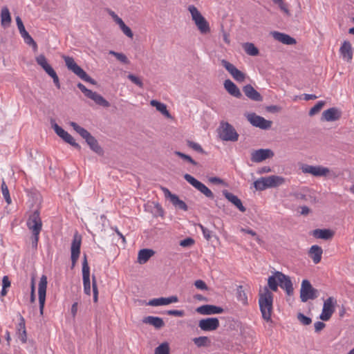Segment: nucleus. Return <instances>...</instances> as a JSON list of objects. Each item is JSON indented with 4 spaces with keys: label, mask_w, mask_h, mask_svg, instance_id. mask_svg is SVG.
Wrapping results in <instances>:
<instances>
[{
    "label": "nucleus",
    "mask_w": 354,
    "mask_h": 354,
    "mask_svg": "<svg viewBox=\"0 0 354 354\" xmlns=\"http://www.w3.org/2000/svg\"><path fill=\"white\" fill-rule=\"evenodd\" d=\"M278 286L283 289L289 296L293 295L294 289L290 277L281 272L275 271L268 279V287L272 291L277 292Z\"/></svg>",
    "instance_id": "f257e3e1"
},
{
    "label": "nucleus",
    "mask_w": 354,
    "mask_h": 354,
    "mask_svg": "<svg viewBox=\"0 0 354 354\" xmlns=\"http://www.w3.org/2000/svg\"><path fill=\"white\" fill-rule=\"evenodd\" d=\"M268 286H265L259 294V305L262 318L266 322L271 321L273 310V294Z\"/></svg>",
    "instance_id": "f03ea898"
},
{
    "label": "nucleus",
    "mask_w": 354,
    "mask_h": 354,
    "mask_svg": "<svg viewBox=\"0 0 354 354\" xmlns=\"http://www.w3.org/2000/svg\"><path fill=\"white\" fill-rule=\"evenodd\" d=\"M70 126L85 140L90 149L98 155H103L104 150L98 144L97 140L86 129L80 127L75 122H70Z\"/></svg>",
    "instance_id": "7ed1b4c3"
},
{
    "label": "nucleus",
    "mask_w": 354,
    "mask_h": 354,
    "mask_svg": "<svg viewBox=\"0 0 354 354\" xmlns=\"http://www.w3.org/2000/svg\"><path fill=\"white\" fill-rule=\"evenodd\" d=\"M188 10L192 15V20L194 21L201 33L206 34L209 32L210 30L209 23L198 10L194 6L191 5L189 6Z\"/></svg>",
    "instance_id": "20e7f679"
},
{
    "label": "nucleus",
    "mask_w": 354,
    "mask_h": 354,
    "mask_svg": "<svg viewBox=\"0 0 354 354\" xmlns=\"http://www.w3.org/2000/svg\"><path fill=\"white\" fill-rule=\"evenodd\" d=\"M219 138L223 141L236 142L239 134L234 127L227 122H221L218 129Z\"/></svg>",
    "instance_id": "39448f33"
},
{
    "label": "nucleus",
    "mask_w": 354,
    "mask_h": 354,
    "mask_svg": "<svg viewBox=\"0 0 354 354\" xmlns=\"http://www.w3.org/2000/svg\"><path fill=\"white\" fill-rule=\"evenodd\" d=\"M318 297V290L313 287L310 282L304 279L300 289V299L302 302H306L309 299H315Z\"/></svg>",
    "instance_id": "423d86ee"
},
{
    "label": "nucleus",
    "mask_w": 354,
    "mask_h": 354,
    "mask_svg": "<svg viewBox=\"0 0 354 354\" xmlns=\"http://www.w3.org/2000/svg\"><path fill=\"white\" fill-rule=\"evenodd\" d=\"M77 88L84 94L86 97L93 100L97 105L103 107H109L110 103L105 100L101 95L88 89L83 84L79 82L77 84Z\"/></svg>",
    "instance_id": "0eeeda50"
},
{
    "label": "nucleus",
    "mask_w": 354,
    "mask_h": 354,
    "mask_svg": "<svg viewBox=\"0 0 354 354\" xmlns=\"http://www.w3.org/2000/svg\"><path fill=\"white\" fill-rule=\"evenodd\" d=\"M184 178L194 187H195L200 192L203 194L206 197L210 199H213L214 198L213 192L205 185L196 179L190 174H185L184 175Z\"/></svg>",
    "instance_id": "6e6552de"
},
{
    "label": "nucleus",
    "mask_w": 354,
    "mask_h": 354,
    "mask_svg": "<svg viewBox=\"0 0 354 354\" xmlns=\"http://www.w3.org/2000/svg\"><path fill=\"white\" fill-rule=\"evenodd\" d=\"M26 225L28 228L35 233H40L42 229V221L39 210H35L28 217Z\"/></svg>",
    "instance_id": "1a4fd4ad"
},
{
    "label": "nucleus",
    "mask_w": 354,
    "mask_h": 354,
    "mask_svg": "<svg viewBox=\"0 0 354 354\" xmlns=\"http://www.w3.org/2000/svg\"><path fill=\"white\" fill-rule=\"evenodd\" d=\"M248 120L252 126L261 129H269L272 126V121L267 120L264 118L257 115L254 113H249L247 116Z\"/></svg>",
    "instance_id": "9d476101"
},
{
    "label": "nucleus",
    "mask_w": 354,
    "mask_h": 354,
    "mask_svg": "<svg viewBox=\"0 0 354 354\" xmlns=\"http://www.w3.org/2000/svg\"><path fill=\"white\" fill-rule=\"evenodd\" d=\"M82 279L84 286V292L86 295H91V280H90V268L88 264L86 254L84 255L82 262Z\"/></svg>",
    "instance_id": "9b49d317"
},
{
    "label": "nucleus",
    "mask_w": 354,
    "mask_h": 354,
    "mask_svg": "<svg viewBox=\"0 0 354 354\" xmlns=\"http://www.w3.org/2000/svg\"><path fill=\"white\" fill-rule=\"evenodd\" d=\"M82 243V237L77 233L75 234L72 240L71 252L72 268L76 264L80 254V248Z\"/></svg>",
    "instance_id": "f8f14e48"
},
{
    "label": "nucleus",
    "mask_w": 354,
    "mask_h": 354,
    "mask_svg": "<svg viewBox=\"0 0 354 354\" xmlns=\"http://www.w3.org/2000/svg\"><path fill=\"white\" fill-rule=\"evenodd\" d=\"M336 301L333 297H328L324 301L322 312L319 318L323 321H328L331 317L335 311V304Z\"/></svg>",
    "instance_id": "ddd939ff"
},
{
    "label": "nucleus",
    "mask_w": 354,
    "mask_h": 354,
    "mask_svg": "<svg viewBox=\"0 0 354 354\" xmlns=\"http://www.w3.org/2000/svg\"><path fill=\"white\" fill-rule=\"evenodd\" d=\"M47 283V277L43 274L40 278L38 287L39 311L41 315L43 314L44 308L45 305Z\"/></svg>",
    "instance_id": "4468645a"
},
{
    "label": "nucleus",
    "mask_w": 354,
    "mask_h": 354,
    "mask_svg": "<svg viewBox=\"0 0 354 354\" xmlns=\"http://www.w3.org/2000/svg\"><path fill=\"white\" fill-rule=\"evenodd\" d=\"M53 127L57 135L63 139L66 142L68 143L78 150L81 149L80 145L75 142L73 136L64 129H63L61 127H59L57 124L55 123L53 125Z\"/></svg>",
    "instance_id": "2eb2a0df"
},
{
    "label": "nucleus",
    "mask_w": 354,
    "mask_h": 354,
    "mask_svg": "<svg viewBox=\"0 0 354 354\" xmlns=\"http://www.w3.org/2000/svg\"><path fill=\"white\" fill-rule=\"evenodd\" d=\"M274 152L270 149L254 150L251 153V160L253 162H261L274 156Z\"/></svg>",
    "instance_id": "dca6fc26"
},
{
    "label": "nucleus",
    "mask_w": 354,
    "mask_h": 354,
    "mask_svg": "<svg viewBox=\"0 0 354 354\" xmlns=\"http://www.w3.org/2000/svg\"><path fill=\"white\" fill-rule=\"evenodd\" d=\"M301 170L304 174H310L314 176H325L329 173V169L326 167L310 165H302Z\"/></svg>",
    "instance_id": "f3484780"
},
{
    "label": "nucleus",
    "mask_w": 354,
    "mask_h": 354,
    "mask_svg": "<svg viewBox=\"0 0 354 354\" xmlns=\"http://www.w3.org/2000/svg\"><path fill=\"white\" fill-rule=\"evenodd\" d=\"M219 321L216 317H207L199 321L198 326L204 331H212L219 327Z\"/></svg>",
    "instance_id": "a211bd4d"
},
{
    "label": "nucleus",
    "mask_w": 354,
    "mask_h": 354,
    "mask_svg": "<svg viewBox=\"0 0 354 354\" xmlns=\"http://www.w3.org/2000/svg\"><path fill=\"white\" fill-rule=\"evenodd\" d=\"M196 310L198 313L204 315L220 314L224 312V309L223 308L209 304L199 306Z\"/></svg>",
    "instance_id": "6ab92c4d"
},
{
    "label": "nucleus",
    "mask_w": 354,
    "mask_h": 354,
    "mask_svg": "<svg viewBox=\"0 0 354 354\" xmlns=\"http://www.w3.org/2000/svg\"><path fill=\"white\" fill-rule=\"evenodd\" d=\"M178 301V297L176 295H173L169 297H160L151 299L147 303V305L151 306H166Z\"/></svg>",
    "instance_id": "aec40b11"
},
{
    "label": "nucleus",
    "mask_w": 354,
    "mask_h": 354,
    "mask_svg": "<svg viewBox=\"0 0 354 354\" xmlns=\"http://www.w3.org/2000/svg\"><path fill=\"white\" fill-rule=\"evenodd\" d=\"M341 115L342 113L337 108L332 107L322 113V120L327 122H333L338 120Z\"/></svg>",
    "instance_id": "412c9836"
},
{
    "label": "nucleus",
    "mask_w": 354,
    "mask_h": 354,
    "mask_svg": "<svg viewBox=\"0 0 354 354\" xmlns=\"http://www.w3.org/2000/svg\"><path fill=\"white\" fill-rule=\"evenodd\" d=\"M222 193L223 195L236 208H238L239 211L241 212H245L246 211V208L243 205L241 201L238 198V196L229 192L226 189L223 190Z\"/></svg>",
    "instance_id": "4be33fe9"
},
{
    "label": "nucleus",
    "mask_w": 354,
    "mask_h": 354,
    "mask_svg": "<svg viewBox=\"0 0 354 354\" xmlns=\"http://www.w3.org/2000/svg\"><path fill=\"white\" fill-rule=\"evenodd\" d=\"M271 34L274 39L281 42L283 44L293 45L296 44L295 39H294L293 37H290L287 34L279 32L277 31L272 32Z\"/></svg>",
    "instance_id": "5701e85b"
},
{
    "label": "nucleus",
    "mask_w": 354,
    "mask_h": 354,
    "mask_svg": "<svg viewBox=\"0 0 354 354\" xmlns=\"http://www.w3.org/2000/svg\"><path fill=\"white\" fill-rule=\"evenodd\" d=\"M19 322L17 326V335L22 343L27 342V334L26 330V322L23 316L19 314Z\"/></svg>",
    "instance_id": "b1692460"
},
{
    "label": "nucleus",
    "mask_w": 354,
    "mask_h": 354,
    "mask_svg": "<svg viewBox=\"0 0 354 354\" xmlns=\"http://www.w3.org/2000/svg\"><path fill=\"white\" fill-rule=\"evenodd\" d=\"M312 235L316 239L330 240L334 236V232L330 229H315L312 231Z\"/></svg>",
    "instance_id": "393cba45"
},
{
    "label": "nucleus",
    "mask_w": 354,
    "mask_h": 354,
    "mask_svg": "<svg viewBox=\"0 0 354 354\" xmlns=\"http://www.w3.org/2000/svg\"><path fill=\"white\" fill-rule=\"evenodd\" d=\"M243 91L248 98L254 101L261 102L263 100V97L261 95V94L257 91L250 84L245 85L243 87Z\"/></svg>",
    "instance_id": "a878e982"
},
{
    "label": "nucleus",
    "mask_w": 354,
    "mask_h": 354,
    "mask_svg": "<svg viewBox=\"0 0 354 354\" xmlns=\"http://www.w3.org/2000/svg\"><path fill=\"white\" fill-rule=\"evenodd\" d=\"M224 87L231 95L236 97L237 98L241 97L242 94L240 90L236 86V85L230 80H225Z\"/></svg>",
    "instance_id": "bb28decb"
},
{
    "label": "nucleus",
    "mask_w": 354,
    "mask_h": 354,
    "mask_svg": "<svg viewBox=\"0 0 354 354\" xmlns=\"http://www.w3.org/2000/svg\"><path fill=\"white\" fill-rule=\"evenodd\" d=\"M323 253L322 248L317 245H312L309 250L308 254L313 259V261L317 264L320 262Z\"/></svg>",
    "instance_id": "cd10ccee"
},
{
    "label": "nucleus",
    "mask_w": 354,
    "mask_h": 354,
    "mask_svg": "<svg viewBox=\"0 0 354 354\" xmlns=\"http://www.w3.org/2000/svg\"><path fill=\"white\" fill-rule=\"evenodd\" d=\"M268 188H274L282 185L285 183V178L280 176L272 175L265 177Z\"/></svg>",
    "instance_id": "c85d7f7f"
},
{
    "label": "nucleus",
    "mask_w": 354,
    "mask_h": 354,
    "mask_svg": "<svg viewBox=\"0 0 354 354\" xmlns=\"http://www.w3.org/2000/svg\"><path fill=\"white\" fill-rule=\"evenodd\" d=\"M142 322L154 326L156 329H160L165 326L163 319L159 317L147 316L143 318Z\"/></svg>",
    "instance_id": "c756f323"
},
{
    "label": "nucleus",
    "mask_w": 354,
    "mask_h": 354,
    "mask_svg": "<svg viewBox=\"0 0 354 354\" xmlns=\"http://www.w3.org/2000/svg\"><path fill=\"white\" fill-rule=\"evenodd\" d=\"M340 53L343 58L346 60L351 61L353 56L351 44L348 41H344L340 47Z\"/></svg>",
    "instance_id": "7c9ffc66"
},
{
    "label": "nucleus",
    "mask_w": 354,
    "mask_h": 354,
    "mask_svg": "<svg viewBox=\"0 0 354 354\" xmlns=\"http://www.w3.org/2000/svg\"><path fill=\"white\" fill-rule=\"evenodd\" d=\"M155 254L151 249H142L139 251L138 255V262L140 264L145 263Z\"/></svg>",
    "instance_id": "2f4dec72"
},
{
    "label": "nucleus",
    "mask_w": 354,
    "mask_h": 354,
    "mask_svg": "<svg viewBox=\"0 0 354 354\" xmlns=\"http://www.w3.org/2000/svg\"><path fill=\"white\" fill-rule=\"evenodd\" d=\"M72 70L73 72L76 74L82 80H84L86 82H89L92 84H95V82L93 79H92L87 73L83 70L82 68H68Z\"/></svg>",
    "instance_id": "473e14b6"
},
{
    "label": "nucleus",
    "mask_w": 354,
    "mask_h": 354,
    "mask_svg": "<svg viewBox=\"0 0 354 354\" xmlns=\"http://www.w3.org/2000/svg\"><path fill=\"white\" fill-rule=\"evenodd\" d=\"M12 19L9 9L5 6L3 7L1 11V22L3 27H6L11 23Z\"/></svg>",
    "instance_id": "72a5a7b5"
},
{
    "label": "nucleus",
    "mask_w": 354,
    "mask_h": 354,
    "mask_svg": "<svg viewBox=\"0 0 354 354\" xmlns=\"http://www.w3.org/2000/svg\"><path fill=\"white\" fill-rule=\"evenodd\" d=\"M192 341L198 348L209 347L212 343L209 338L206 336L194 337Z\"/></svg>",
    "instance_id": "f704fd0d"
},
{
    "label": "nucleus",
    "mask_w": 354,
    "mask_h": 354,
    "mask_svg": "<svg viewBox=\"0 0 354 354\" xmlns=\"http://www.w3.org/2000/svg\"><path fill=\"white\" fill-rule=\"evenodd\" d=\"M151 104L153 106H155L156 110L160 111L167 118L171 117V115L167 109V106L165 104L160 102L157 100H153L151 101Z\"/></svg>",
    "instance_id": "c9c22d12"
},
{
    "label": "nucleus",
    "mask_w": 354,
    "mask_h": 354,
    "mask_svg": "<svg viewBox=\"0 0 354 354\" xmlns=\"http://www.w3.org/2000/svg\"><path fill=\"white\" fill-rule=\"evenodd\" d=\"M243 48L249 55L257 56L259 54V49L252 43H244L243 44Z\"/></svg>",
    "instance_id": "e433bc0d"
},
{
    "label": "nucleus",
    "mask_w": 354,
    "mask_h": 354,
    "mask_svg": "<svg viewBox=\"0 0 354 354\" xmlns=\"http://www.w3.org/2000/svg\"><path fill=\"white\" fill-rule=\"evenodd\" d=\"M170 202L176 208L184 211H187L188 209V206L187 204L183 201L180 200L176 194L172 197V198L170 200Z\"/></svg>",
    "instance_id": "4c0bfd02"
},
{
    "label": "nucleus",
    "mask_w": 354,
    "mask_h": 354,
    "mask_svg": "<svg viewBox=\"0 0 354 354\" xmlns=\"http://www.w3.org/2000/svg\"><path fill=\"white\" fill-rule=\"evenodd\" d=\"M233 78L238 82H243L245 80V74L239 71L238 68H225Z\"/></svg>",
    "instance_id": "58836bf2"
},
{
    "label": "nucleus",
    "mask_w": 354,
    "mask_h": 354,
    "mask_svg": "<svg viewBox=\"0 0 354 354\" xmlns=\"http://www.w3.org/2000/svg\"><path fill=\"white\" fill-rule=\"evenodd\" d=\"M46 73L53 78V82L57 88H60V83L57 73L54 70V68H43Z\"/></svg>",
    "instance_id": "ea45409f"
},
{
    "label": "nucleus",
    "mask_w": 354,
    "mask_h": 354,
    "mask_svg": "<svg viewBox=\"0 0 354 354\" xmlns=\"http://www.w3.org/2000/svg\"><path fill=\"white\" fill-rule=\"evenodd\" d=\"M236 298L237 300L241 302L243 305L248 304V297L242 286H239L237 288Z\"/></svg>",
    "instance_id": "a19ab883"
},
{
    "label": "nucleus",
    "mask_w": 354,
    "mask_h": 354,
    "mask_svg": "<svg viewBox=\"0 0 354 354\" xmlns=\"http://www.w3.org/2000/svg\"><path fill=\"white\" fill-rule=\"evenodd\" d=\"M254 187L257 190L263 191L268 188L265 177H261L254 182Z\"/></svg>",
    "instance_id": "79ce46f5"
},
{
    "label": "nucleus",
    "mask_w": 354,
    "mask_h": 354,
    "mask_svg": "<svg viewBox=\"0 0 354 354\" xmlns=\"http://www.w3.org/2000/svg\"><path fill=\"white\" fill-rule=\"evenodd\" d=\"M1 192H2L3 196L5 198L6 202L8 205H10L12 203V199H11V197L10 196V192H9L8 186L6 184L4 180H3V182L1 183Z\"/></svg>",
    "instance_id": "37998d69"
},
{
    "label": "nucleus",
    "mask_w": 354,
    "mask_h": 354,
    "mask_svg": "<svg viewBox=\"0 0 354 354\" xmlns=\"http://www.w3.org/2000/svg\"><path fill=\"white\" fill-rule=\"evenodd\" d=\"M154 354H169V346L167 342L160 344L155 348Z\"/></svg>",
    "instance_id": "c03bdc74"
},
{
    "label": "nucleus",
    "mask_w": 354,
    "mask_h": 354,
    "mask_svg": "<svg viewBox=\"0 0 354 354\" xmlns=\"http://www.w3.org/2000/svg\"><path fill=\"white\" fill-rule=\"evenodd\" d=\"M326 102L321 100L316 103V104L312 107L309 111V115L313 116L319 113L325 105Z\"/></svg>",
    "instance_id": "a18cd8bd"
},
{
    "label": "nucleus",
    "mask_w": 354,
    "mask_h": 354,
    "mask_svg": "<svg viewBox=\"0 0 354 354\" xmlns=\"http://www.w3.org/2000/svg\"><path fill=\"white\" fill-rule=\"evenodd\" d=\"M127 77L134 84H136V86H138L139 88H142L143 86H144V84H143V82H142V79L138 77V76H136L133 74H131V73H129L127 75Z\"/></svg>",
    "instance_id": "49530a36"
},
{
    "label": "nucleus",
    "mask_w": 354,
    "mask_h": 354,
    "mask_svg": "<svg viewBox=\"0 0 354 354\" xmlns=\"http://www.w3.org/2000/svg\"><path fill=\"white\" fill-rule=\"evenodd\" d=\"M174 153L182 158L183 160L191 163L192 165L196 166L198 165V162H196L190 156L187 155L185 153H183L180 151H176Z\"/></svg>",
    "instance_id": "de8ad7c7"
},
{
    "label": "nucleus",
    "mask_w": 354,
    "mask_h": 354,
    "mask_svg": "<svg viewBox=\"0 0 354 354\" xmlns=\"http://www.w3.org/2000/svg\"><path fill=\"white\" fill-rule=\"evenodd\" d=\"M187 145L189 147L192 148V149H194V151H196L198 153H201L203 154L206 153V152L203 150L202 147L198 143L194 142L192 140H187Z\"/></svg>",
    "instance_id": "09e8293b"
},
{
    "label": "nucleus",
    "mask_w": 354,
    "mask_h": 354,
    "mask_svg": "<svg viewBox=\"0 0 354 354\" xmlns=\"http://www.w3.org/2000/svg\"><path fill=\"white\" fill-rule=\"evenodd\" d=\"M21 37L23 38L24 42L27 45L32 46L35 49L37 48L36 42L34 41L32 37L30 35V34L28 32Z\"/></svg>",
    "instance_id": "8fccbe9b"
},
{
    "label": "nucleus",
    "mask_w": 354,
    "mask_h": 354,
    "mask_svg": "<svg viewBox=\"0 0 354 354\" xmlns=\"http://www.w3.org/2000/svg\"><path fill=\"white\" fill-rule=\"evenodd\" d=\"M297 319L299 322L304 326L310 325L312 323V319L310 317L306 316L301 313H299L297 314Z\"/></svg>",
    "instance_id": "3c124183"
},
{
    "label": "nucleus",
    "mask_w": 354,
    "mask_h": 354,
    "mask_svg": "<svg viewBox=\"0 0 354 354\" xmlns=\"http://www.w3.org/2000/svg\"><path fill=\"white\" fill-rule=\"evenodd\" d=\"M109 54L113 55L117 58V59L120 61V62L122 64H129L128 59H127V56L124 54L120 53H116V52L113 51V50L109 51Z\"/></svg>",
    "instance_id": "603ef678"
},
{
    "label": "nucleus",
    "mask_w": 354,
    "mask_h": 354,
    "mask_svg": "<svg viewBox=\"0 0 354 354\" xmlns=\"http://www.w3.org/2000/svg\"><path fill=\"white\" fill-rule=\"evenodd\" d=\"M92 288L93 293V301L96 303L97 302L98 300V289L97 285V280L95 275L92 276Z\"/></svg>",
    "instance_id": "864d4df0"
},
{
    "label": "nucleus",
    "mask_w": 354,
    "mask_h": 354,
    "mask_svg": "<svg viewBox=\"0 0 354 354\" xmlns=\"http://www.w3.org/2000/svg\"><path fill=\"white\" fill-rule=\"evenodd\" d=\"M273 2L277 4L279 8L283 11L287 15H290V11L288 8V6L286 3L283 2V0H272Z\"/></svg>",
    "instance_id": "5fc2aeb1"
},
{
    "label": "nucleus",
    "mask_w": 354,
    "mask_h": 354,
    "mask_svg": "<svg viewBox=\"0 0 354 354\" xmlns=\"http://www.w3.org/2000/svg\"><path fill=\"white\" fill-rule=\"evenodd\" d=\"M198 226L201 228L205 239L207 241H210L212 237L213 236L212 231L209 230L207 228L205 227L201 224H198Z\"/></svg>",
    "instance_id": "6e6d98bb"
},
{
    "label": "nucleus",
    "mask_w": 354,
    "mask_h": 354,
    "mask_svg": "<svg viewBox=\"0 0 354 354\" xmlns=\"http://www.w3.org/2000/svg\"><path fill=\"white\" fill-rule=\"evenodd\" d=\"M120 28L126 36H127L129 38L133 37V34L132 30L124 23L120 26Z\"/></svg>",
    "instance_id": "4d7b16f0"
},
{
    "label": "nucleus",
    "mask_w": 354,
    "mask_h": 354,
    "mask_svg": "<svg viewBox=\"0 0 354 354\" xmlns=\"http://www.w3.org/2000/svg\"><path fill=\"white\" fill-rule=\"evenodd\" d=\"M40 233L32 232L31 244L32 248L37 250Z\"/></svg>",
    "instance_id": "13d9d810"
},
{
    "label": "nucleus",
    "mask_w": 354,
    "mask_h": 354,
    "mask_svg": "<svg viewBox=\"0 0 354 354\" xmlns=\"http://www.w3.org/2000/svg\"><path fill=\"white\" fill-rule=\"evenodd\" d=\"M167 315L182 317L185 316V311L183 310H169L167 311Z\"/></svg>",
    "instance_id": "bf43d9fd"
},
{
    "label": "nucleus",
    "mask_w": 354,
    "mask_h": 354,
    "mask_svg": "<svg viewBox=\"0 0 354 354\" xmlns=\"http://www.w3.org/2000/svg\"><path fill=\"white\" fill-rule=\"evenodd\" d=\"M194 286L199 290H207L208 289V287L205 281L201 279L196 280L194 283Z\"/></svg>",
    "instance_id": "052dcab7"
},
{
    "label": "nucleus",
    "mask_w": 354,
    "mask_h": 354,
    "mask_svg": "<svg viewBox=\"0 0 354 354\" xmlns=\"http://www.w3.org/2000/svg\"><path fill=\"white\" fill-rule=\"evenodd\" d=\"M63 58L65 61L66 66H78L73 57L69 56H63Z\"/></svg>",
    "instance_id": "680f3d73"
},
{
    "label": "nucleus",
    "mask_w": 354,
    "mask_h": 354,
    "mask_svg": "<svg viewBox=\"0 0 354 354\" xmlns=\"http://www.w3.org/2000/svg\"><path fill=\"white\" fill-rule=\"evenodd\" d=\"M37 62L40 66H50V65L48 64L46 59L45 56L43 55H39L37 59Z\"/></svg>",
    "instance_id": "e2e57ef3"
},
{
    "label": "nucleus",
    "mask_w": 354,
    "mask_h": 354,
    "mask_svg": "<svg viewBox=\"0 0 354 354\" xmlns=\"http://www.w3.org/2000/svg\"><path fill=\"white\" fill-rule=\"evenodd\" d=\"M241 232H244V233H246V234H250V235H252V236H255V237H256V240H257L258 242H260V241H261L260 238L259 237V236H257V233H256L254 230H251V229H250V228H243V227H242V228L241 229Z\"/></svg>",
    "instance_id": "0e129e2a"
},
{
    "label": "nucleus",
    "mask_w": 354,
    "mask_h": 354,
    "mask_svg": "<svg viewBox=\"0 0 354 354\" xmlns=\"http://www.w3.org/2000/svg\"><path fill=\"white\" fill-rule=\"evenodd\" d=\"M194 243V241L192 238H186L182 240L180 243V245L183 247H189Z\"/></svg>",
    "instance_id": "69168bd1"
},
{
    "label": "nucleus",
    "mask_w": 354,
    "mask_h": 354,
    "mask_svg": "<svg viewBox=\"0 0 354 354\" xmlns=\"http://www.w3.org/2000/svg\"><path fill=\"white\" fill-rule=\"evenodd\" d=\"M281 110V107L277 105H270L266 106V111L270 113H279Z\"/></svg>",
    "instance_id": "338daca9"
},
{
    "label": "nucleus",
    "mask_w": 354,
    "mask_h": 354,
    "mask_svg": "<svg viewBox=\"0 0 354 354\" xmlns=\"http://www.w3.org/2000/svg\"><path fill=\"white\" fill-rule=\"evenodd\" d=\"M314 326L315 333H319L325 328L326 324L324 322L319 321L315 323Z\"/></svg>",
    "instance_id": "774afa93"
}]
</instances>
